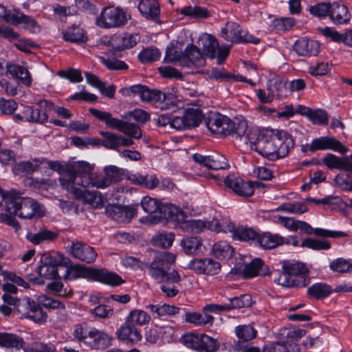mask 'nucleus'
Returning a JSON list of instances; mask_svg holds the SVG:
<instances>
[{"label": "nucleus", "instance_id": "obj_1", "mask_svg": "<svg viewBox=\"0 0 352 352\" xmlns=\"http://www.w3.org/2000/svg\"><path fill=\"white\" fill-rule=\"evenodd\" d=\"M294 146V140L287 131L266 129L263 131V140L258 143L257 152L263 157L275 161L286 157Z\"/></svg>", "mask_w": 352, "mask_h": 352}, {"label": "nucleus", "instance_id": "obj_2", "mask_svg": "<svg viewBox=\"0 0 352 352\" xmlns=\"http://www.w3.org/2000/svg\"><path fill=\"white\" fill-rule=\"evenodd\" d=\"M62 269L65 270V274L61 277L65 279L74 280L84 278L112 286L120 285L123 283L122 278L117 274L104 269H94L81 265L63 266Z\"/></svg>", "mask_w": 352, "mask_h": 352}, {"label": "nucleus", "instance_id": "obj_3", "mask_svg": "<svg viewBox=\"0 0 352 352\" xmlns=\"http://www.w3.org/2000/svg\"><path fill=\"white\" fill-rule=\"evenodd\" d=\"M2 210L21 219L40 217L44 214L41 206L34 199L22 197L15 191H10L1 204Z\"/></svg>", "mask_w": 352, "mask_h": 352}, {"label": "nucleus", "instance_id": "obj_4", "mask_svg": "<svg viewBox=\"0 0 352 352\" xmlns=\"http://www.w3.org/2000/svg\"><path fill=\"white\" fill-rule=\"evenodd\" d=\"M74 337L93 350H104L111 345L113 338L107 332L89 326L86 322L76 324Z\"/></svg>", "mask_w": 352, "mask_h": 352}, {"label": "nucleus", "instance_id": "obj_5", "mask_svg": "<svg viewBox=\"0 0 352 352\" xmlns=\"http://www.w3.org/2000/svg\"><path fill=\"white\" fill-rule=\"evenodd\" d=\"M283 273L275 280L278 284L284 287H303L309 283L307 275L309 270L306 265L296 261H283Z\"/></svg>", "mask_w": 352, "mask_h": 352}, {"label": "nucleus", "instance_id": "obj_6", "mask_svg": "<svg viewBox=\"0 0 352 352\" xmlns=\"http://www.w3.org/2000/svg\"><path fill=\"white\" fill-rule=\"evenodd\" d=\"M89 112L109 128L116 129L126 136L133 137L134 139L142 137V130L138 124L113 118L110 113L94 108L89 109Z\"/></svg>", "mask_w": 352, "mask_h": 352}, {"label": "nucleus", "instance_id": "obj_7", "mask_svg": "<svg viewBox=\"0 0 352 352\" xmlns=\"http://www.w3.org/2000/svg\"><path fill=\"white\" fill-rule=\"evenodd\" d=\"M140 98L142 101L150 102L157 104L162 110L176 111L182 108L184 102L175 98L171 94H166L157 89H149L146 86L143 87Z\"/></svg>", "mask_w": 352, "mask_h": 352}, {"label": "nucleus", "instance_id": "obj_8", "mask_svg": "<svg viewBox=\"0 0 352 352\" xmlns=\"http://www.w3.org/2000/svg\"><path fill=\"white\" fill-rule=\"evenodd\" d=\"M124 169L116 166H107L102 173L92 174L89 179H82L81 185L104 189L111 184L120 182L124 177Z\"/></svg>", "mask_w": 352, "mask_h": 352}, {"label": "nucleus", "instance_id": "obj_9", "mask_svg": "<svg viewBox=\"0 0 352 352\" xmlns=\"http://www.w3.org/2000/svg\"><path fill=\"white\" fill-rule=\"evenodd\" d=\"M40 262L41 265L36 270L40 277L50 280L61 277L58 270L65 263L63 254L58 252H47L41 255Z\"/></svg>", "mask_w": 352, "mask_h": 352}, {"label": "nucleus", "instance_id": "obj_10", "mask_svg": "<svg viewBox=\"0 0 352 352\" xmlns=\"http://www.w3.org/2000/svg\"><path fill=\"white\" fill-rule=\"evenodd\" d=\"M209 228L216 232H230L234 239L239 241H248L258 237V233L253 229L241 226H236L234 223L227 220H223L220 223L218 220L213 219L209 224Z\"/></svg>", "mask_w": 352, "mask_h": 352}, {"label": "nucleus", "instance_id": "obj_11", "mask_svg": "<svg viewBox=\"0 0 352 352\" xmlns=\"http://www.w3.org/2000/svg\"><path fill=\"white\" fill-rule=\"evenodd\" d=\"M94 169L93 165L85 161L70 162L69 174L59 177V184L62 188L64 182L72 187L82 186V179H89Z\"/></svg>", "mask_w": 352, "mask_h": 352}, {"label": "nucleus", "instance_id": "obj_12", "mask_svg": "<svg viewBox=\"0 0 352 352\" xmlns=\"http://www.w3.org/2000/svg\"><path fill=\"white\" fill-rule=\"evenodd\" d=\"M89 186L72 187L67 183L63 184V190L70 194L75 199L81 201L93 208H100L103 206V197L100 192L89 190Z\"/></svg>", "mask_w": 352, "mask_h": 352}, {"label": "nucleus", "instance_id": "obj_13", "mask_svg": "<svg viewBox=\"0 0 352 352\" xmlns=\"http://www.w3.org/2000/svg\"><path fill=\"white\" fill-rule=\"evenodd\" d=\"M221 36L227 42L234 43H250L258 44L260 39L248 33L246 30L243 29L240 25L234 22L228 21L225 26L221 29Z\"/></svg>", "mask_w": 352, "mask_h": 352}, {"label": "nucleus", "instance_id": "obj_14", "mask_svg": "<svg viewBox=\"0 0 352 352\" xmlns=\"http://www.w3.org/2000/svg\"><path fill=\"white\" fill-rule=\"evenodd\" d=\"M130 19L126 12L120 8H104L96 19V24L100 28H111L124 25Z\"/></svg>", "mask_w": 352, "mask_h": 352}, {"label": "nucleus", "instance_id": "obj_15", "mask_svg": "<svg viewBox=\"0 0 352 352\" xmlns=\"http://www.w3.org/2000/svg\"><path fill=\"white\" fill-rule=\"evenodd\" d=\"M182 340L186 347L198 352H216L219 348V342L216 339L204 333H188Z\"/></svg>", "mask_w": 352, "mask_h": 352}, {"label": "nucleus", "instance_id": "obj_16", "mask_svg": "<svg viewBox=\"0 0 352 352\" xmlns=\"http://www.w3.org/2000/svg\"><path fill=\"white\" fill-rule=\"evenodd\" d=\"M175 259L176 256L173 253L167 252H158L148 267V274L158 283L164 281L166 270L169 265L175 263Z\"/></svg>", "mask_w": 352, "mask_h": 352}, {"label": "nucleus", "instance_id": "obj_17", "mask_svg": "<svg viewBox=\"0 0 352 352\" xmlns=\"http://www.w3.org/2000/svg\"><path fill=\"white\" fill-rule=\"evenodd\" d=\"M202 119L203 113L199 109L188 108L182 116L174 117L172 124L173 129L185 130L199 126Z\"/></svg>", "mask_w": 352, "mask_h": 352}, {"label": "nucleus", "instance_id": "obj_18", "mask_svg": "<svg viewBox=\"0 0 352 352\" xmlns=\"http://www.w3.org/2000/svg\"><path fill=\"white\" fill-rule=\"evenodd\" d=\"M141 205L142 209L147 213L153 214L158 212L160 217L174 220L173 213L178 212L179 210L173 205H162L156 199L144 197L142 199Z\"/></svg>", "mask_w": 352, "mask_h": 352}, {"label": "nucleus", "instance_id": "obj_19", "mask_svg": "<svg viewBox=\"0 0 352 352\" xmlns=\"http://www.w3.org/2000/svg\"><path fill=\"white\" fill-rule=\"evenodd\" d=\"M206 125L210 131L217 135H227L233 129L232 121L228 116L219 113L210 114Z\"/></svg>", "mask_w": 352, "mask_h": 352}, {"label": "nucleus", "instance_id": "obj_20", "mask_svg": "<svg viewBox=\"0 0 352 352\" xmlns=\"http://www.w3.org/2000/svg\"><path fill=\"white\" fill-rule=\"evenodd\" d=\"M225 185L240 196L248 197L253 195L254 186H259L258 182H245L235 175H228L224 180Z\"/></svg>", "mask_w": 352, "mask_h": 352}, {"label": "nucleus", "instance_id": "obj_21", "mask_svg": "<svg viewBox=\"0 0 352 352\" xmlns=\"http://www.w3.org/2000/svg\"><path fill=\"white\" fill-rule=\"evenodd\" d=\"M320 150H332L342 154L348 152V148L344 144L332 137H320L311 141L309 151L313 153Z\"/></svg>", "mask_w": 352, "mask_h": 352}, {"label": "nucleus", "instance_id": "obj_22", "mask_svg": "<svg viewBox=\"0 0 352 352\" xmlns=\"http://www.w3.org/2000/svg\"><path fill=\"white\" fill-rule=\"evenodd\" d=\"M189 267L197 274L213 276L220 272L221 265L211 258H204L192 260Z\"/></svg>", "mask_w": 352, "mask_h": 352}, {"label": "nucleus", "instance_id": "obj_23", "mask_svg": "<svg viewBox=\"0 0 352 352\" xmlns=\"http://www.w3.org/2000/svg\"><path fill=\"white\" fill-rule=\"evenodd\" d=\"M100 133L102 135L101 145L108 149L118 151L120 146L128 147L134 144L133 137H125L107 131H101Z\"/></svg>", "mask_w": 352, "mask_h": 352}, {"label": "nucleus", "instance_id": "obj_24", "mask_svg": "<svg viewBox=\"0 0 352 352\" xmlns=\"http://www.w3.org/2000/svg\"><path fill=\"white\" fill-rule=\"evenodd\" d=\"M192 159L195 162L209 169H226L229 166L226 158L219 153L208 156H204L199 153H195L192 155Z\"/></svg>", "mask_w": 352, "mask_h": 352}, {"label": "nucleus", "instance_id": "obj_25", "mask_svg": "<svg viewBox=\"0 0 352 352\" xmlns=\"http://www.w3.org/2000/svg\"><path fill=\"white\" fill-rule=\"evenodd\" d=\"M69 250L74 257L87 263H93L97 257L95 250L82 242H72Z\"/></svg>", "mask_w": 352, "mask_h": 352}, {"label": "nucleus", "instance_id": "obj_26", "mask_svg": "<svg viewBox=\"0 0 352 352\" xmlns=\"http://www.w3.org/2000/svg\"><path fill=\"white\" fill-rule=\"evenodd\" d=\"M140 40V36L137 33L122 32L114 34L110 40V43L116 50L122 51L133 47Z\"/></svg>", "mask_w": 352, "mask_h": 352}, {"label": "nucleus", "instance_id": "obj_27", "mask_svg": "<svg viewBox=\"0 0 352 352\" xmlns=\"http://www.w3.org/2000/svg\"><path fill=\"white\" fill-rule=\"evenodd\" d=\"M105 212L108 217L119 223L129 222L135 214V210L133 207L117 204L108 205Z\"/></svg>", "mask_w": 352, "mask_h": 352}, {"label": "nucleus", "instance_id": "obj_28", "mask_svg": "<svg viewBox=\"0 0 352 352\" xmlns=\"http://www.w3.org/2000/svg\"><path fill=\"white\" fill-rule=\"evenodd\" d=\"M118 340L126 344H136L142 340L140 331L126 320L116 330Z\"/></svg>", "mask_w": 352, "mask_h": 352}, {"label": "nucleus", "instance_id": "obj_29", "mask_svg": "<svg viewBox=\"0 0 352 352\" xmlns=\"http://www.w3.org/2000/svg\"><path fill=\"white\" fill-rule=\"evenodd\" d=\"M293 47L296 53L302 56H315L319 52L318 43L307 38H301L297 40Z\"/></svg>", "mask_w": 352, "mask_h": 352}, {"label": "nucleus", "instance_id": "obj_30", "mask_svg": "<svg viewBox=\"0 0 352 352\" xmlns=\"http://www.w3.org/2000/svg\"><path fill=\"white\" fill-rule=\"evenodd\" d=\"M329 17L334 24L344 25L349 23L351 16L344 4L333 2L331 4Z\"/></svg>", "mask_w": 352, "mask_h": 352}, {"label": "nucleus", "instance_id": "obj_31", "mask_svg": "<svg viewBox=\"0 0 352 352\" xmlns=\"http://www.w3.org/2000/svg\"><path fill=\"white\" fill-rule=\"evenodd\" d=\"M185 60H183L184 66L190 67H202L205 65V58L199 49L194 45H188L184 51Z\"/></svg>", "mask_w": 352, "mask_h": 352}, {"label": "nucleus", "instance_id": "obj_32", "mask_svg": "<svg viewBox=\"0 0 352 352\" xmlns=\"http://www.w3.org/2000/svg\"><path fill=\"white\" fill-rule=\"evenodd\" d=\"M197 43L206 56L210 58H214L216 56L219 42L214 36L207 33L202 34L199 36Z\"/></svg>", "mask_w": 352, "mask_h": 352}, {"label": "nucleus", "instance_id": "obj_33", "mask_svg": "<svg viewBox=\"0 0 352 352\" xmlns=\"http://www.w3.org/2000/svg\"><path fill=\"white\" fill-rule=\"evenodd\" d=\"M138 10L143 16L151 20L158 19L160 12L157 0H141L138 4Z\"/></svg>", "mask_w": 352, "mask_h": 352}, {"label": "nucleus", "instance_id": "obj_34", "mask_svg": "<svg viewBox=\"0 0 352 352\" xmlns=\"http://www.w3.org/2000/svg\"><path fill=\"white\" fill-rule=\"evenodd\" d=\"M63 39L74 43H85L87 40L85 30L78 25L69 26L63 32Z\"/></svg>", "mask_w": 352, "mask_h": 352}, {"label": "nucleus", "instance_id": "obj_35", "mask_svg": "<svg viewBox=\"0 0 352 352\" xmlns=\"http://www.w3.org/2000/svg\"><path fill=\"white\" fill-rule=\"evenodd\" d=\"M7 72L14 78L20 80L24 85L29 87L32 84V78L28 70L21 65H7Z\"/></svg>", "mask_w": 352, "mask_h": 352}, {"label": "nucleus", "instance_id": "obj_36", "mask_svg": "<svg viewBox=\"0 0 352 352\" xmlns=\"http://www.w3.org/2000/svg\"><path fill=\"white\" fill-rule=\"evenodd\" d=\"M258 242L265 249H273L285 243V238L278 234L265 232L258 235Z\"/></svg>", "mask_w": 352, "mask_h": 352}, {"label": "nucleus", "instance_id": "obj_37", "mask_svg": "<svg viewBox=\"0 0 352 352\" xmlns=\"http://www.w3.org/2000/svg\"><path fill=\"white\" fill-rule=\"evenodd\" d=\"M151 319V316L146 311L140 309H134L128 314L125 320L135 327H142L148 324Z\"/></svg>", "mask_w": 352, "mask_h": 352}, {"label": "nucleus", "instance_id": "obj_38", "mask_svg": "<svg viewBox=\"0 0 352 352\" xmlns=\"http://www.w3.org/2000/svg\"><path fill=\"white\" fill-rule=\"evenodd\" d=\"M146 308L153 314V317L160 318L166 316H175L179 312V308L168 304L148 305Z\"/></svg>", "mask_w": 352, "mask_h": 352}, {"label": "nucleus", "instance_id": "obj_39", "mask_svg": "<svg viewBox=\"0 0 352 352\" xmlns=\"http://www.w3.org/2000/svg\"><path fill=\"white\" fill-rule=\"evenodd\" d=\"M234 253V248L225 241L215 243L212 248V255L218 259H229Z\"/></svg>", "mask_w": 352, "mask_h": 352}, {"label": "nucleus", "instance_id": "obj_40", "mask_svg": "<svg viewBox=\"0 0 352 352\" xmlns=\"http://www.w3.org/2000/svg\"><path fill=\"white\" fill-rule=\"evenodd\" d=\"M23 343L22 344V346L19 349H16L15 348H9L8 349H12L14 351H19L21 349H23L24 352H56L55 345L50 342H35L27 346H25V341L23 340Z\"/></svg>", "mask_w": 352, "mask_h": 352}, {"label": "nucleus", "instance_id": "obj_41", "mask_svg": "<svg viewBox=\"0 0 352 352\" xmlns=\"http://www.w3.org/2000/svg\"><path fill=\"white\" fill-rule=\"evenodd\" d=\"M23 343V338L18 335L0 332V347L1 348L19 349L22 346Z\"/></svg>", "mask_w": 352, "mask_h": 352}, {"label": "nucleus", "instance_id": "obj_42", "mask_svg": "<svg viewBox=\"0 0 352 352\" xmlns=\"http://www.w3.org/2000/svg\"><path fill=\"white\" fill-rule=\"evenodd\" d=\"M100 62L109 70H126L127 64L109 54H104L98 57Z\"/></svg>", "mask_w": 352, "mask_h": 352}, {"label": "nucleus", "instance_id": "obj_43", "mask_svg": "<svg viewBox=\"0 0 352 352\" xmlns=\"http://www.w3.org/2000/svg\"><path fill=\"white\" fill-rule=\"evenodd\" d=\"M186 322L193 324L196 326H205L212 324L214 318L210 314H202L199 312H187L185 314Z\"/></svg>", "mask_w": 352, "mask_h": 352}, {"label": "nucleus", "instance_id": "obj_44", "mask_svg": "<svg viewBox=\"0 0 352 352\" xmlns=\"http://www.w3.org/2000/svg\"><path fill=\"white\" fill-rule=\"evenodd\" d=\"M181 245L187 254H197L202 252V243L199 238L187 237L181 241Z\"/></svg>", "mask_w": 352, "mask_h": 352}, {"label": "nucleus", "instance_id": "obj_45", "mask_svg": "<svg viewBox=\"0 0 352 352\" xmlns=\"http://www.w3.org/2000/svg\"><path fill=\"white\" fill-rule=\"evenodd\" d=\"M333 291V290L329 285L323 283H318L308 288L307 294L313 298L322 299L329 296Z\"/></svg>", "mask_w": 352, "mask_h": 352}, {"label": "nucleus", "instance_id": "obj_46", "mask_svg": "<svg viewBox=\"0 0 352 352\" xmlns=\"http://www.w3.org/2000/svg\"><path fill=\"white\" fill-rule=\"evenodd\" d=\"M26 122L44 123L48 120L46 112H41L38 109L26 106L23 109Z\"/></svg>", "mask_w": 352, "mask_h": 352}, {"label": "nucleus", "instance_id": "obj_47", "mask_svg": "<svg viewBox=\"0 0 352 352\" xmlns=\"http://www.w3.org/2000/svg\"><path fill=\"white\" fill-rule=\"evenodd\" d=\"M27 303L30 306V311L26 314V318L37 323L46 322L47 315L41 307L36 305L34 301L30 302L28 299Z\"/></svg>", "mask_w": 352, "mask_h": 352}, {"label": "nucleus", "instance_id": "obj_48", "mask_svg": "<svg viewBox=\"0 0 352 352\" xmlns=\"http://www.w3.org/2000/svg\"><path fill=\"white\" fill-rule=\"evenodd\" d=\"M300 246L302 248H309L315 251H322L329 250L331 247V245L327 240H321L308 237L302 240Z\"/></svg>", "mask_w": 352, "mask_h": 352}, {"label": "nucleus", "instance_id": "obj_49", "mask_svg": "<svg viewBox=\"0 0 352 352\" xmlns=\"http://www.w3.org/2000/svg\"><path fill=\"white\" fill-rule=\"evenodd\" d=\"M58 237V234L56 232L43 230L38 232L37 233H28L27 234V239L28 241L32 242L34 245H38L43 241H53Z\"/></svg>", "mask_w": 352, "mask_h": 352}, {"label": "nucleus", "instance_id": "obj_50", "mask_svg": "<svg viewBox=\"0 0 352 352\" xmlns=\"http://www.w3.org/2000/svg\"><path fill=\"white\" fill-rule=\"evenodd\" d=\"M212 222H204L200 219H190L181 223L180 228L186 232H201L206 228L209 230V224Z\"/></svg>", "mask_w": 352, "mask_h": 352}, {"label": "nucleus", "instance_id": "obj_51", "mask_svg": "<svg viewBox=\"0 0 352 352\" xmlns=\"http://www.w3.org/2000/svg\"><path fill=\"white\" fill-rule=\"evenodd\" d=\"M307 210L308 208L304 202L285 203L276 209V211H281L294 214H301Z\"/></svg>", "mask_w": 352, "mask_h": 352}, {"label": "nucleus", "instance_id": "obj_52", "mask_svg": "<svg viewBox=\"0 0 352 352\" xmlns=\"http://www.w3.org/2000/svg\"><path fill=\"white\" fill-rule=\"evenodd\" d=\"M23 25L25 29L30 32L35 33L40 30V27L35 20L30 16L25 15L19 12L16 18V22L13 25L18 26Z\"/></svg>", "mask_w": 352, "mask_h": 352}, {"label": "nucleus", "instance_id": "obj_53", "mask_svg": "<svg viewBox=\"0 0 352 352\" xmlns=\"http://www.w3.org/2000/svg\"><path fill=\"white\" fill-rule=\"evenodd\" d=\"M175 239V234L173 232H160L153 238V244L164 248H170Z\"/></svg>", "mask_w": 352, "mask_h": 352}, {"label": "nucleus", "instance_id": "obj_54", "mask_svg": "<svg viewBox=\"0 0 352 352\" xmlns=\"http://www.w3.org/2000/svg\"><path fill=\"white\" fill-rule=\"evenodd\" d=\"M180 13L182 15L192 17L206 19L209 16L207 9L199 6H186L181 9Z\"/></svg>", "mask_w": 352, "mask_h": 352}, {"label": "nucleus", "instance_id": "obj_55", "mask_svg": "<svg viewBox=\"0 0 352 352\" xmlns=\"http://www.w3.org/2000/svg\"><path fill=\"white\" fill-rule=\"evenodd\" d=\"M329 268L336 272L347 273L352 272V263L344 258H338L330 263Z\"/></svg>", "mask_w": 352, "mask_h": 352}, {"label": "nucleus", "instance_id": "obj_56", "mask_svg": "<svg viewBox=\"0 0 352 352\" xmlns=\"http://www.w3.org/2000/svg\"><path fill=\"white\" fill-rule=\"evenodd\" d=\"M263 265V261L261 258H255L251 263L245 265L243 270V276L245 278H250L259 274L261 267Z\"/></svg>", "mask_w": 352, "mask_h": 352}, {"label": "nucleus", "instance_id": "obj_57", "mask_svg": "<svg viewBox=\"0 0 352 352\" xmlns=\"http://www.w3.org/2000/svg\"><path fill=\"white\" fill-rule=\"evenodd\" d=\"M42 164H45L51 170L56 171L60 175V177L69 174L70 162L45 160H42Z\"/></svg>", "mask_w": 352, "mask_h": 352}, {"label": "nucleus", "instance_id": "obj_58", "mask_svg": "<svg viewBox=\"0 0 352 352\" xmlns=\"http://www.w3.org/2000/svg\"><path fill=\"white\" fill-rule=\"evenodd\" d=\"M245 140L250 144L252 149L257 151L258 143L263 140V131L257 128L248 129L245 134Z\"/></svg>", "mask_w": 352, "mask_h": 352}, {"label": "nucleus", "instance_id": "obj_59", "mask_svg": "<svg viewBox=\"0 0 352 352\" xmlns=\"http://www.w3.org/2000/svg\"><path fill=\"white\" fill-rule=\"evenodd\" d=\"M236 336L244 341H249L256 338V331L251 325H239L235 328Z\"/></svg>", "mask_w": 352, "mask_h": 352}, {"label": "nucleus", "instance_id": "obj_60", "mask_svg": "<svg viewBox=\"0 0 352 352\" xmlns=\"http://www.w3.org/2000/svg\"><path fill=\"white\" fill-rule=\"evenodd\" d=\"M252 304V297L249 294H243L239 297H235L230 299V303L226 304L229 307V310L232 309H239L249 307Z\"/></svg>", "mask_w": 352, "mask_h": 352}, {"label": "nucleus", "instance_id": "obj_61", "mask_svg": "<svg viewBox=\"0 0 352 352\" xmlns=\"http://www.w3.org/2000/svg\"><path fill=\"white\" fill-rule=\"evenodd\" d=\"M295 24V20L292 17L276 19L272 22V27L277 31H287Z\"/></svg>", "mask_w": 352, "mask_h": 352}, {"label": "nucleus", "instance_id": "obj_62", "mask_svg": "<svg viewBox=\"0 0 352 352\" xmlns=\"http://www.w3.org/2000/svg\"><path fill=\"white\" fill-rule=\"evenodd\" d=\"M160 57V52L157 48H146L138 54L140 60L143 63L156 61Z\"/></svg>", "mask_w": 352, "mask_h": 352}, {"label": "nucleus", "instance_id": "obj_63", "mask_svg": "<svg viewBox=\"0 0 352 352\" xmlns=\"http://www.w3.org/2000/svg\"><path fill=\"white\" fill-rule=\"evenodd\" d=\"M57 74L63 78L69 80L72 82H80L83 78L80 70L70 68L67 70H60Z\"/></svg>", "mask_w": 352, "mask_h": 352}, {"label": "nucleus", "instance_id": "obj_64", "mask_svg": "<svg viewBox=\"0 0 352 352\" xmlns=\"http://www.w3.org/2000/svg\"><path fill=\"white\" fill-rule=\"evenodd\" d=\"M324 164L330 169H343L344 157H340L333 154L328 153L322 160Z\"/></svg>", "mask_w": 352, "mask_h": 352}]
</instances>
